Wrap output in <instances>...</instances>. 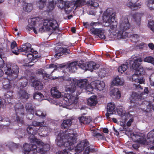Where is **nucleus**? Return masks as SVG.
Segmentation results:
<instances>
[{
	"label": "nucleus",
	"instance_id": "9d476101",
	"mask_svg": "<svg viewBox=\"0 0 154 154\" xmlns=\"http://www.w3.org/2000/svg\"><path fill=\"white\" fill-rule=\"evenodd\" d=\"M142 61L141 58L137 57H134L132 60L130 61V68L133 69L135 71L140 72V74H144L145 70L143 66L140 65Z\"/></svg>",
	"mask_w": 154,
	"mask_h": 154
},
{
	"label": "nucleus",
	"instance_id": "ddd939ff",
	"mask_svg": "<svg viewBox=\"0 0 154 154\" xmlns=\"http://www.w3.org/2000/svg\"><path fill=\"white\" fill-rule=\"evenodd\" d=\"M39 20L40 19L38 17L31 18L28 20V22L29 24V27L36 34H37L39 32H41V31L40 30L42 29V24L40 25Z\"/></svg>",
	"mask_w": 154,
	"mask_h": 154
},
{
	"label": "nucleus",
	"instance_id": "4d7b16f0",
	"mask_svg": "<svg viewBox=\"0 0 154 154\" xmlns=\"http://www.w3.org/2000/svg\"><path fill=\"white\" fill-rule=\"evenodd\" d=\"M57 67V66L56 64H51L49 65V68H54L53 71L51 73L52 74V72L56 70V68Z\"/></svg>",
	"mask_w": 154,
	"mask_h": 154
},
{
	"label": "nucleus",
	"instance_id": "a211bd4d",
	"mask_svg": "<svg viewBox=\"0 0 154 154\" xmlns=\"http://www.w3.org/2000/svg\"><path fill=\"white\" fill-rule=\"evenodd\" d=\"M26 108L28 113L27 117L29 119H32L34 113L35 106L31 103H28L26 105Z\"/></svg>",
	"mask_w": 154,
	"mask_h": 154
},
{
	"label": "nucleus",
	"instance_id": "49530a36",
	"mask_svg": "<svg viewBox=\"0 0 154 154\" xmlns=\"http://www.w3.org/2000/svg\"><path fill=\"white\" fill-rule=\"evenodd\" d=\"M98 75L101 78H102L106 76V71L104 69H101L98 72Z\"/></svg>",
	"mask_w": 154,
	"mask_h": 154
},
{
	"label": "nucleus",
	"instance_id": "412c9836",
	"mask_svg": "<svg viewBox=\"0 0 154 154\" xmlns=\"http://www.w3.org/2000/svg\"><path fill=\"white\" fill-rule=\"evenodd\" d=\"M111 96L113 98L119 99L121 97V93L119 89L117 88H112L110 91Z\"/></svg>",
	"mask_w": 154,
	"mask_h": 154
},
{
	"label": "nucleus",
	"instance_id": "0e129e2a",
	"mask_svg": "<svg viewBox=\"0 0 154 154\" xmlns=\"http://www.w3.org/2000/svg\"><path fill=\"white\" fill-rule=\"evenodd\" d=\"M154 75V74H152L149 78L150 85L152 86H154V82L152 79V77Z\"/></svg>",
	"mask_w": 154,
	"mask_h": 154
},
{
	"label": "nucleus",
	"instance_id": "e433bc0d",
	"mask_svg": "<svg viewBox=\"0 0 154 154\" xmlns=\"http://www.w3.org/2000/svg\"><path fill=\"white\" fill-rule=\"evenodd\" d=\"M128 36H129L131 41L134 42H137L140 37L139 35L135 33L130 34Z\"/></svg>",
	"mask_w": 154,
	"mask_h": 154
},
{
	"label": "nucleus",
	"instance_id": "6ab92c4d",
	"mask_svg": "<svg viewBox=\"0 0 154 154\" xmlns=\"http://www.w3.org/2000/svg\"><path fill=\"white\" fill-rule=\"evenodd\" d=\"M91 85L95 89H97L99 91L103 90L105 86L104 82L103 81L99 80L91 82Z\"/></svg>",
	"mask_w": 154,
	"mask_h": 154
},
{
	"label": "nucleus",
	"instance_id": "864d4df0",
	"mask_svg": "<svg viewBox=\"0 0 154 154\" xmlns=\"http://www.w3.org/2000/svg\"><path fill=\"white\" fill-rule=\"evenodd\" d=\"M101 24L100 22H92L89 24V26L92 27L94 26H99V25H100Z\"/></svg>",
	"mask_w": 154,
	"mask_h": 154
},
{
	"label": "nucleus",
	"instance_id": "423d86ee",
	"mask_svg": "<svg viewBox=\"0 0 154 154\" xmlns=\"http://www.w3.org/2000/svg\"><path fill=\"white\" fill-rule=\"evenodd\" d=\"M115 13L112 8H108L103 14V20L106 27H109L112 30H116L117 26V22L116 20Z\"/></svg>",
	"mask_w": 154,
	"mask_h": 154
},
{
	"label": "nucleus",
	"instance_id": "8fccbe9b",
	"mask_svg": "<svg viewBox=\"0 0 154 154\" xmlns=\"http://www.w3.org/2000/svg\"><path fill=\"white\" fill-rule=\"evenodd\" d=\"M138 0H131L130 2L127 4V5L131 8H132L133 7L135 6V4Z\"/></svg>",
	"mask_w": 154,
	"mask_h": 154
},
{
	"label": "nucleus",
	"instance_id": "f704fd0d",
	"mask_svg": "<svg viewBox=\"0 0 154 154\" xmlns=\"http://www.w3.org/2000/svg\"><path fill=\"white\" fill-rule=\"evenodd\" d=\"M11 48L12 52L16 55H18L19 54V49H18L16 46V43L15 42H14L12 43L11 45Z\"/></svg>",
	"mask_w": 154,
	"mask_h": 154
},
{
	"label": "nucleus",
	"instance_id": "e2e57ef3",
	"mask_svg": "<svg viewBox=\"0 0 154 154\" xmlns=\"http://www.w3.org/2000/svg\"><path fill=\"white\" fill-rule=\"evenodd\" d=\"M90 151V147L88 146L87 147L84 152L83 154H88Z\"/></svg>",
	"mask_w": 154,
	"mask_h": 154
},
{
	"label": "nucleus",
	"instance_id": "2f4dec72",
	"mask_svg": "<svg viewBox=\"0 0 154 154\" xmlns=\"http://www.w3.org/2000/svg\"><path fill=\"white\" fill-rule=\"evenodd\" d=\"M50 1L48 5L47 6L46 11L49 12L52 11L55 6V4L54 3L53 0H49Z\"/></svg>",
	"mask_w": 154,
	"mask_h": 154
},
{
	"label": "nucleus",
	"instance_id": "473e14b6",
	"mask_svg": "<svg viewBox=\"0 0 154 154\" xmlns=\"http://www.w3.org/2000/svg\"><path fill=\"white\" fill-rule=\"evenodd\" d=\"M128 63L122 64L119 66L118 69V71L119 74H122L128 68Z\"/></svg>",
	"mask_w": 154,
	"mask_h": 154
},
{
	"label": "nucleus",
	"instance_id": "39448f33",
	"mask_svg": "<svg viewBox=\"0 0 154 154\" xmlns=\"http://www.w3.org/2000/svg\"><path fill=\"white\" fill-rule=\"evenodd\" d=\"M31 142L35 143L37 145L32 146V149L27 152H24V154H38V153L44 154L49 149L50 146L48 144L45 143L40 139H37L34 137L29 138Z\"/></svg>",
	"mask_w": 154,
	"mask_h": 154
},
{
	"label": "nucleus",
	"instance_id": "bf43d9fd",
	"mask_svg": "<svg viewBox=\"0 0 154 154\" xmlns=\"http://www.w3.org/2000/svg\"><path fill=\"white\" fill-rule=\"evenodd\" d=\"M98 134L99 135L98 136H97V137H98L99 139H100L103 140H105L106 138L105 136H104V134H101L99 133V134Z\"/></svg>",
	"mask_w": 154,
	"mask_h": 154
},
{
	"label": "nucleus",
	"instance_id": "bb28decb",
	"mask_svg": "<svg viewBox=\"0 0 154 154\" xmlns=\"http://www.w3.org/2000/svg\"><path fill=\"white\" fill-rule=\"evenodd\" d=\"M140 14L139 13L134 14L133 16L132 21L137 26H139L140 24Z\"/></svg>",
	"mask_w": 154,
	"mask_h": 154
},
{
	"label": "nucleus",
	"instance_id": "c9c22d12",
	"mask_svg": "<svg viewBox=\"0 0 154 154\" xmlns=\"http://www.w3.org/2000/svg\"><path fill=\"white\" fill-rule=\"evenodd\" d=\"M72 124L71 120L69 119L65 120L63 121L61 125L62 128H65L69 127Z\"/></svg>",
	"mask_w": 154,
	"mask_h": 154
},
{
	"label": "nucleus",
	"instance_id": "1a4fd4ad",
	"mask_svg": "<svg viewBox=\"0 0 154 154\" xmlns=\"http://www.w3.org/2000/svg\"><path fill=\"white\" fill-rule=\"evenodd\" d=\"M58 26L57 22L54 19L45 20L42 24V29L40 30L41 31V32L45 31H58Z\"/></svg>",
	"mask_w": 154,
	"mask_h": 154
},
{
	"label": "nucleus",
	"instance_id": "f3484780",
	"mask_svg": "<svg viewBox=\"0 0 154 154\" xmlns=\"http://www.w3.org/2000/svg\"><path fill=\"white\" fill-rule=\"evenodd\" d=\"M139 72H140L135 71L134 74L132 76V80L133 82L142 84L144 82V80L142 75L144 74H140Z\"/></svg>",
	"mask_w": 154,
	"mask_h": 154
},
{
	"label": "nucleus",
	"instance_id": "09e8293b",
	"mask_svg": "<svg viewBox=\"0 0 154 154\" xmlns=\"http://www.w3.org/2000/svg\"><path fill=\"white\" fill-rule=\"evenodd\" d=\"M77 66L85 71L86 70V63L85 64L82 61L81 62H77Z\"/></svg>",
	"mask_w": 154,
	"mask_h": 154
},
{
	"label": "nucleus",
	"instance_id": "6e6552de",
	"mask_svg": "<svg viewBox=\"0 0 154 154\" xmlns=\"http://www.w3.org/2000/svg\"><path fill=\"white\" fill-rule=\"evenodd\" d=\"M48 124H44V122H39L34 121L32 123V126H29L27 131L29 134L34 135L37 133L40 134V131L43 130L50 131V128L47 127Z\"/></svg>",
	"mask_w": 154,
	"mask_h": 154
},
{
	"label": "nucleus",
	"instance_id": "6e6d98bb",
	"mask_svg": "<svg viewBox=\"0 0 154 154\" xmlns=\"http://www.w3.org/2000/svg\"><path fill=\"white\" fill-rule=\"evenodd\" d=\"M27 57L29 60L31 61L33 60V59L34 58V55L32 54L31 53H29L27 55Z\"/></svg>",
	"mask_w": 154,
	"mask_h": 154
},
{
	"label": "nucleus",
	"instance_id": "5701e85b",
	"mask_svg": "<svg viewBox=\"0 0 154 154\" xmlns=\"http://www.w3.org/2000/svg\"><path fill=\"white\" fill-rule=\"evenodd\" d=\"M115 105L114 103H110L108 104L107 107V112L106 114L107 118L109 117L110 115L113 114Z\"/></svg>",
	"mask_w": 154,
	"mask_h": 154
},
{
	"label": "nucleus",
	"instance_id": "f257e3e1",
	"mask_svg": "<svg viewBox=\"0 0 154 154\" xmlns=\"http://www.w3.org/2000/svg\"><path fill=\"white\" fill-rule=\"evenodd\" d=\"M77 132L73 129H68L64 132L60 131L56 138L57 144L59 146L67 148L61 151L72 150L74 154H79L84 147L88 145L89 143L86 140H83L78 144L74 149L72 148L71 146L77 142Z\"/></svg>",
	"mask_w": 154,
	"mask_h": 154
},
{
	"label": "nucleus",
	"instance_id": "a19ab883",
	"mask_svg": "<svg viewBox=\"0 0 154 154\" xmlns=\"http://www.w3.org/2000/svg\"><path fill=\"white\" fill-rule=\"evenodd\" d=\"M43 97V95L42 94L38 92H36L33 95L34 98L38 100H41Z\"/></svg>",
	"mask_w": 154,
	"mask_h": 154
},
{
	"label": "nucleus",
	"instance_id": "ea45409f",
	"mask_svg": "<svg viewBox=\"0 0 154 154\" xmlns=\"http://www.w3.org/2000/svg\"><path fill=\"white\" fill-rule=\"evenodd\" d=\"M34 145H29L28 143H25L23 146L24 152H27L30 151V150L32 149V146Z\"/></svg>",
	"mask_w": 154,
	"mask_h": 154
},
{
	"label": "nucleus",
	"instance_id": "5fc2aeb1",
	"mask_svg": "<svg viewBox=\"0 0 154 154\" xmlns=\"http://www.w3.org/2000/svg\"><path fill=\"white\" fill-rule=\"evenodd\" d=\"M117 113L118 114L122 117V119L126 117V116L124 111H122L120 110L117 111Z\"/></svg>",
	"mask_w": 154,
	"mask_h": 154
},
{
	"label": "nucleus",
	"instance_id": "c85d7f7f",
	"mask_svg": "<svg viewBox=\"0 0 154 154\" xmlns=\"http://www.w3.org/2000/svg\"><path fill=\"white\" fill-rule=\"evenodd\" d=\"M20 99L22 101H25L29 97L28 94L24 90H21L19 94Z\"/></svg>",
	"mask_w": 154,
	"mask_h": 154
},
{
	"label": "nucleus",
	"instance_id": "9b49d317",
	"mask_svg": "<svg viewBox=\"0 0 154 154\" xmlns=\"http://www.w3.org/2000/svg\"><path fill=\"white\" fill-rule=\"evenodd\" d=\"M3 88L6 90L7 93L5 94L4 98L6 102L11 103L13 100L12 96V88L10 85L9 80L5 79L3 83Z\"/></svg>",
	"mask_w": 154,
	"mask_h": 154
},
{
	"label": "nucleus",
	"instance_id": "7ed1b4c3",
	"mask_svg": "<svg viewBox=\"0 0 154 154\" xmlns=\"http://www.w3.org/2000/svg\"><path fill=\"white\" fill-rule=\"evenodd\" d=\"M51 94L52 96L55 98H58L62 96V101L58 102L57 105L60 106H63L68 108L69 106L76 103L78 101L77 96H73L72 94L62 92L61 93L56 87H53L51 89Z\"/></svg>",
	"mask_w": 154,
	"mask_h": 154
},
{
	"label": "nucleus",
	"instance_id": "cd10ccee",
	"mask_svg": "<svg viewBox=\"0 0 154 154\" xmlns=\"http://www.w3.org/2000/svg\"><path fill=\"white\" fill-rule=\"evenodd\" d=\"M97 97L95 96L91 97L88 100V104L90 106H94L97 103Z\"/></svg>",
	"mask_w": 154,
	"mask_h": 154
},
{
	"label": "nucleus",
	"instance_id": "3c124183",
	"mask_svg": "<svg viewBox=\"0 0 154 154\" xmlns=\"http://www.w3.org/2000/svg\"><path fill=\"white\" fill-rule=\"evenodd\" d=\"M88 3L90 5L94 7H97L99 6V5L98 3L96 2H94L92 0H89L88 1Z\"/></svg>",
	"mask_w": 154,
	"mask_h": 154
},
{
	"label": "nucleus",
	"instance_id": "338daca9",
	"mask_svg": "<svg viewBox=\"0 0 154 154\" xmlns=\"http://www.w3.org/2000/svg\"><path fill=\"white\" fill-rule=\"evenodd\" d=\"M148 45L149 49L151 50L154 49V45L152 43H150L148 44Z\"/></svg>",
	"mask_w": 154,
	"mask_h": 154
},
{
	"label": "nucleus",
	"instance_id": "0eeeda50",
	"mask_svg": "<svg viewBox=\"0 0 154 154\" xmlns=\"http://www.w3.org/2000/svg\"><path fill=\"white\" fill-rule=\"evenodd\" d=\"M131 27V26L128 19L126 17H124L121 19L118 28L117 29V27L116 30H112L117 34V38L118 39H120L125 38V31L130 29Z\"/></svg>",
	"mask_w": 154,
	"mask_h": 154
},
{
	"label": "nucleus",
	"instance_id": "72a5a7b5",
	"mask_svg": "<svg viewBox=\"0 0 154 154\" xmlns=\"http://www.w3.org/2000/svg\"><path fill=\"white\" fill-rule=\"evenodd\" d=\"M59 2L57 6L60 8L62 9L64 8H69V6L68 5L70 3L68 2H64L63 0H59Z\"/></svg>",
	"mask_w": 154,
	"mask_h": 154
},
{
	"label": "nucleus",
	"instance_id": "7c9ffc66",
	"mask_svg": "<svg viewBox=\"0 0 154 154\" xmlns=\"http://www.w3.org/2000/svg\"><path fill=\"white\" fill-rule=\"evenodd\" d=\"M32 85L37 90H40L43 88V85L38 80H34L32 82Z\"/></svg>",
	"mask_w": 154,
	"mask_h": 154
},
{
	"label": "nucleus",
	"instance_id": "393cba45",
	"mask_svg": "<svg viewBox=\"0 0 154 154\" xmlns=\"http://www.w3.org/2000/svg\"><path fill=\"white\" fill-rule=\"evenodd\" d=\"M99 67V64H96L93 62H90L86 63V70H88L91 71H92L93 69H96L98 68Z\"/></svg>",
	"mask_w": 154,
	"mask_h": 154
},
{
	"label": "nucleus",
	"instance_id": "a18cd8bd",
	"mask_svg": "<svg viewBox=\"0 0 154 154\" xmlns=\"http://www.w3.org/2000/svg\"><path fill=\"white\" fill-rule=\"evenodd\" d=\"M95 89V88H94V87H93L92 85H91V82L90 84L86 86L85 87V88H84V89L86 90L87 91L89 92L92 91L93 89Z\"/></svg>",
	"mask_w": 154,
	"mask_h": 154
},
{
	"label": "nucleus",
	"instance_id": "2eb2a0df",
	"mask_svg": "<svg viewBox=\"0 0 154 154\" xmlns=\"http://www.w3.org/2000/svg\"><path fill=\"white\" fill-rule=\"evenodd\" d=\"M4 71L5 74L8 76L12 77V79H13L17 77V74L18 72V66L16 65L13 66L12 72L11 67L8 66L4 68Z\"/></svg>",
	"mask_w": 154,
	"mask_h": 154
},
{
	"label": "nucleus",
	"instance_id": "f8f14e48",
	"mask_svg": "<svg viewBox=\"0 0 154 154\" xmlns=\"http://www.w3.org/2000/svg\"><path fill=\"white\" fill-rule=\"evenodd\" d=\"M148 92L147 88H145L143 92L140 93L139 91L138 93L136 92L133 93L131 98L130 102L131 103V105L130 106V107H131L135 106V101L144 99L146 97Z\"/></svg>",
	"mask_w": 154,
	"mask_h": 154
},
{
	"label": "nucleus",
	"instance_id": "052dcab7",
	"mask_svg": "<svg viewBox=\"0 0 154 154\" xmlns=\"http://www.w3.org/2000/svg\"><path fill=\"white\" fill-rule=\"evenodd\" d=\"M141 4L139 3H138L137 4H135V6L134 7H133L131 9L133 10H135L136 9H137L138 8H140L141 7Z\"/></svg>",
	"mask_w": 154,
	"mask_h": 154
},
{
	"label": "nucleus",
	"instance_id": "de8ad7c7",
	"mask_svg": "<svg viewBox=\"0 0 154 154\" xmlns=\"http://www.w3.org/2000/svg\"><path fill=\"white\" fill-rule=\"evenodd\" d=\"M34 113H35V115L42 118L45 117L46 115L45 112H42L41 111L39 110L37 111L36 112H34Z\"/></svg>",
	"mask_w": 154,
	"mask_h": 154
},
{
	"label": "nucleus",
	"instance_id": "c03bdc74",
	"mask_svg": "<svg viewBox=\"0 0 154 154\" xmlns=\"http://www.w3.org/2000/svg\"><path fill=\"white\" fill-rule=\"evenodd\" d=\"M147 6L150 10L154 9V0H149Z\"/></svg>",
	"mask_w": 154,
	"mask_h": 154
},
{
	"label": "nucleus",
	"instance_id": "b1692460",
	"mask_svg": "<svg viewBox=\"0 0 154 154\" xmlns=\"http://www.w3.org/2000/svg\"><path fill=\"white\" fill-rule=\"evenodd\" d=\"M125 82L124 79L122 78L119 77L118 76L114 78L112 83L116 85H124Z\"/></svg>",
	"mask_w": 154,
	"mask_h": 154
},
{
	"label": "nucleus",
	"instance_id": "c756f323",
	"mask_svg": "<svg viewBox=\"0 0 154 154\" xmlns=\"http://www.w3.org/2000/svg\"><path fill=\"white\" fill-rule=\"evenodd\" d=\"M79 120L81 123L85 124H89L91 121V117L90 116H82L79 118Z\"/></svg>",
	"mask_w": 154,
	"mask_h": 154
},
{
	"label": "nucleus",
	"instance_id": "58836bf2",
	"mask_svg": "<svg viewBox=\"0 0 154 154\" xmlns=\"http://www.w3.org/2000/svg\"><path fill=\"white\" fill-rule=\"evenodd\" d=\"M32 9V5L31 4L24 3L23 5V9L26 11L29 12Z\"/></svg>",
	"mask_w": 154,
	"mask_h": 154
},
{
	"label": "nucleus",
	"instance_id": "aec40b11",
	"mask_svg": "<svg viewBox=\"0 0 154 154\" xmlns=\"http://www.w3.org/2000/svg\"><path fill=\"white\" fill-rule=\"evenodd\" d=\"M31 45L28 43H26L21 46L20 49H19V52H30L32 53L33 50L31 48Z\"/></svg>",
	"mask_w": 154,
	"mask_h": 154
},
{
	"label": "nucleus",
	"instance_id": "20e7f679",
	"mask_svg": "<svg viewBox=\"0 0 154 154\" xmlns=\"http://www.w3.org/2000/svg\"><path fill=\"white\" fill-rule=\"evenodd\" d=\"M125 134L135 142L144 145H148V149H154V129L150 131L147 134V138L148 140H146L142 136L139 134H135L130 131H126Z\"/></svg>",
	"mask_w": 154,
	"mask_h": 154
},
{
	"label": "nucleus",
	"instance_id": "4be33fe9",
	"mask_svg": "<svg viewBox=\"0 0 154 154\" xmlns=\"http://www.w3.org/2000/svg\"><path fill=\"white\" fill-rule=\"evenodd\" d=\"M69 49H67L65 48H60L58 49L57 53L55 55V57L57 58L63 55V54H67L69 53Z\"/></svg>",
	"mask_w": 154,
	"mask_h": 154
},
{
	"label": "nucleus",
	"instance_id": "f03ea898",
	"mask_svg": "<svg viewBox=\"0 0 154 154\" xmlns=\"http://www.w3.org/2000/svg\"><path fill=\"white\" fill-rule=\"evenodd\" d=\"M64 80L67 81L69 85H67L65 88V91L69 92L73 96H78L82 92L83 89L85 88L87 84L86 79H80L77 80L76 79L64 76L63 78Z\"/></svg>",
	"mask_w": 154,
	"mask_h": 154
},
{
	"label": "nucleus",
	"instance_id": "79ce46f5",
	"mask_svg": "<svg viewBox=\"0 0 154 154\" xmlns=\"http://www.w3.org/2000/svg\"><path fill=\"white\" fill-rule=\"evenodd\" d=\"M85 3V0H76L74 4V6H75L76 9L77 7L82 6Z\"/></svg>",
	"mask_w": 154,
	"mask_h": 154
},
{
	"label": "nucleus",
	"instance_id": "37998d69",
	"mask_svg": "<svg viewBox=\"0 0 154 154\" xmlns=\"http://www.w3.org/2000/svg\"><path fill=\"white\" fill-rule=\"evenodd\" d=\"M145 62H147L152 63L154 65V58L151 57L149 56L145 57L143 60Z\"/></svg>",
	"mask_w": 154,
	"mask_h": 154
},
{
	"label": "nucleus",
	"instance_id": "774afa93",
	"mask_svg": "<svg viewBox=\"0 0 154 154\" xmlns=\"http://www.w3.org/2000/svg\"><path fill=\"white\" fill-rule=\"evenodd\" d=\"M43 78L45 80H47L49 78V75L47 74L46 72H45L42 75Z\"/></svg>",
	"mask_w": 154,
	"mask_h": 154
},
{
	"label": "nucleus",
	"instance_id": "69168bd1",
	"mask_svg": "<svg viewBox=\"0 0 154 154\" xmlns=\"http://www.w3.org/2000/svg\"><path fill=\"white\" fill-rule=\"evenodd\" d=\"M134 121V119L133 118H131L127 123V125L128 126H131L132 123Z\"/></svg>",
	"mask_w": 154,
	"mask_h": 154
},
{
	"label": "nucleus",
	"instance_id": "dca6fc26",
	"mask_svg": "<svg viewBox=\"0 0 154 154\" xmlns=\"http://www.w3.org/2000/svg\"><path fill=\"white\" fill-rule=\"evenodd\" d=\"M90 31L92 34L98 36L100 38L104 39L106 38L105 30L103 29L93 27Z\"/></svg>",
	"mask_w": 154,
	"mask_h": 154
},
{
	"label": "nucleus",
	"instance_id": "4c0bfd02",
	"mask_svg": "<svg viewBox=\"0 0 154 154\" xmlns=\"http://www.w3.org/2000/svg\"><path fill=\"white\" fill-rule=\"evenodd\" d=\"M37 3V5L40 10H43L45 6L46 0H38Z\"/></svg>",
	"mask_w": 154,
	"mask_h": 154
},
{
	"label": "nucleus",
	"instance_id": "a878e982",
	"mask_svg": "<svg viewBox=\"0 0 154 154\" xmlns=\"http://www.w3.org/2000/svg\"><path fill=\"white\" fill-rule=\"evenodd\" d=\"M77 62H74L70 63L67 67L66 70L70 72H75L77 69Z\"/></svg>",
	"mask_w": 154,
	"mask_h": 154
},
{
	"label": "nucleus",
	"instance_id": "603ef678",
	"mask_svg": "<svg viewBox=\"0 0 154 154\" xmlns=\"http://www.w3.org/2000/svg\"><path fill=\"white\" fill-rule=\"evenodd\" d=\"M148 26L152 31L154 30V22L151 20L149 21Z\"/></svg>",
	"mask_w": 154,
	"mask_h": 154
},
{
	"label": "nucleus",
	"instance_id": "4468645a",
	"mask_svg": "<svg viewBox=\"0 0 154 154\" xmlns=\"http://www.w3.org/2000/svg\"><path fill=\"white\" fill-rule=\"evenodd\" d=\"M16 115V119L18 122L22 124L23 122V116L24 115V108L21 103H17L14 106Z\"/></svg>",
	"mask_w": 154,
	"mask_h": 154
},
{
	"label": "nucleus",
	"instance_id": "680f3d73",
	"mask_svg": "<svg viewBox=\"0 0 154 154\" xmlns=\"http://www.w3.org/2000/svg\"><path fill=\"white\" fill-rule=\"evenodd\" d=\"M91 133L92 135L94 136H96L97 137L99 134V133H97V131L94 130H91Z\"/></svg>",
	"mask_w": 154,
	"mask_h": 154
},
{
	"label": "nucleus",
	"instance_id": "13d9d810",
	"mask_svg": "<svg viewBox=\"0 0 154 154\" xmlns=\"http://www.w3.org/2000/svg\"><path fill=\"white\" fill-rule=\"evenodd\" d=\"M21 85L20 86V88H23L24 87H25L27 84V82L26 80L25 79V81L24 82H21Z\"/></svg>",
	"mask_w": 154,
	"mask_h": 154
}]
</instances>
